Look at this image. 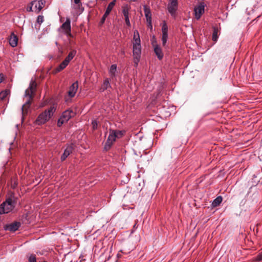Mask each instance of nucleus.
<instances>
[{
	"instance_id": "obj_1",
	"label": "nucleus",
	"mask_w": 262,
	"mask_h": 262,
	"mask_svg": "<svg viewBox=\"0 0 262 262\" xmlns=\"http://www.w3.org/2000/svg\"><path fill=\"white\" fill-rule=\"evenodd\" d=\"M36 85L35 81L32 80L30 81L29 88L25 91L24 96L25 97H27L28 99L21 107V114L23 116L27 114L30 108L31 100L34 97L36 89Z\"/></svg>"
},
{
	"instance_id": "obj_2",
	"label": "nucleus",
	"mask_w": 262,
	"mask_h": 262,
	"mask_svg": "<svg viewBox=\"0 0 262 262\" xmlns=\"http://www.w3.org/2000/svg\"><path fill=\"white\" fill-rule=\"evenodd\" d=\"M16 203L14 196H11L7 198L5 202L0 205V214L8 213L12 211L14 208Z\"/></svg>"
},
{
	"instance_id": "obj_3",
	"label": "nucleus",
	"mask_w": 262,
	"mask_h": 262,
	"mask_svg": "<svg viewBox=\"0 0 262 262\" xmlns=\"http://www.w3.org/2000/svg\"><path fill=\"white\" fill-rule=\"evenodd\" d=\"M56 111V108L54 106H51L48 110L45 111L39 114L36 120V123L38 125H41L45 124L46 122L49 120L53 114Z\"/></svg>"
},
{
	"instance_id": "obj_4",
	"label": "nucleus",
	"mask_w": 262,
	"mask_h": 262,
	"mask_svg": "<svg viewBox=\"0 0 262 262\" xmlns=\"http://www.w3.org/2000/svg\"><path fill=\"white\" fill-rule=\"evenodd\" d=\"M75 115L71 110H67L63 112L57 121V126L60 127L63 123L68 122L70 118L73 117Z\"/></svg>"
},
{
	"instance_id": "obj_5",
	"label": "nucleus",
	"mask_w": 262,
	"mask_h": 262,
	"mask_svg": "<svg viewBox=\"0 0 262 262\" xmlns=\"http://www.w3.org/2000/svg\"><path fill=\"white\" fill-rule=\"evenodd\" d=\"M178 8V0H169L167 10L172 16H174Z\"/></svg>"
},
{
	"instance_id": "obj_6",
	"label": "nucleus",
	"mask_w": 262,
	"mask_h": 262,
	"mask_svg": "<svg viewBox=\"0 0 262 262\" xmlns=\"http://www.w3.org/2000/svg\"><path fill=\"white\" fill-rule=\"evenodd\" d=\"M116 135L115 133V130L110 129L109 136L104 145V149L106 150L110 149L113 143L115 141Z\"/></svg>"
},
{
	"instance_id": "obj_7",
	"label": "nucleus",
	"mask_w": 262,
	"mask_h": 262,
	"mask_svg": "<svg viewBox=\"0 0 262 262\" xmlns=\"http://www.w3.org/2000/svg\"><path fill=\"white\" fill-rule=\"evenodd\" d=\"M133 53L134 56V62L136 67L138 64L141 54V46H133Z\"/></svg>"
},
{
	"instance_id": "obj_8",
	"label": "nucleus",
	"mask_w": 262,
	"mask_h": 262,
	"mask_svg": "<svg viewBox=\"0 0 262 262\" xmlns=\"http://www.w3.org/2000/svg\"><path fill=\"white\" fill-rule=\"evenodd\" d=\"M61 28L63 30L64 34L68 37H73L71 34V20L69 18H67L66 21L63 23Z\"/></svg>"
},
{
	"instance_id": "obj_9",
	"label": "nucleus",
	"mask_w": 262,
	"mask_h": 262,
	"mask_svg": "<svg viewBox=\"0 0 262 262\" xmlns=\"http://www.w3.org/2000/svg\"><path fill=\"white\" fill-rule=\"evenodd\" d=\"M194 14L195 18L199 19L202 15L204 13L205 5L204 3H201L198 6L194 8Z\"/></svg>"
},
{
	"instance_id": "obj_10",
	"label": "nucleus",
	"mask_w": 262,
	"mask_h": 262,
	"mask_svg": "<svg viewBox=\"0 0 262 262\" xmlns=\"http://www.w3.org/2000/svg\"><path fill=\"white\" fill-rule=\"evenodd\" d=\"M45 3L46 1L45 0L33 1L32 5H34V11L39 12L44 7Z\"/></svg>"
},
{
	"instance_id": "obj_11",
	"label": "nucleus",
	"mask_w": 262,
	"mask_h": 262,
	"mask_svg": "<svg viewBox=\"0 0 262 262\" xmlns=\"http://www.w3.org/2000/svg\"><path fill=\"white\" fill-rule=\"evenodd\" d=\"M74 145L73 144H71L67 147L61 157V160L62 161H64L66 159L72 152L74 149Z\"/></svg>"
},
{
	"instance_id": "obj_12",
	"label": "nucleus",
	"mask_w": 262,
	"mask_h": 262,
	"mask_svg": "<svg viewBox=\"0 0 262 262\" xmlns=\"http://www.w3.org/2000/svg\"><path fill=\"white\" fill-rule=\"evenodd\" d=\"M20 226V223L19 222H15L11 224L6 225L5 226V229L6 230L14 232L18 229Z\"/></svg>"
},
{
	"instance_id": "obj_13",
	"label": "nucleus",
	"mask_w": 262,
	"mask_h": 262,
	"mask_svg": "<svg viewBox=\"0 0 262 262\" xmlns=\"http://www.w3.org/2000/svg\"><path fill=\"white\" fill-rule=\"evenodd\" d=\"M152 46L154 48V52L157 55L158 58L159 60H161L163 57V54L161 48L159 47L158 45L155 44L154 41H152Z\"/></svg>"
},
{
	"instance_id": "obj_14",
	"label": "nucleus",
	"mask_w": 262,
	"mask_h": 262,
	"mask_svg": "<svg viewBox=\"0 0 262 262\" xmlns=\"http://www.w3.org/2000/svg\"><path fill=\"white\" fill-rule=\"evenodd\" d=\"M145 16L147 24H150L151 19V13L150 8L146 5L143 6Z\"/></svg>"
},
{
	"instance_id": "obj_15",
	"label": "nucleus",
	"mask_w": 262,
	"mask_h": 262,
	"mask_svg": "<svg viewBox=\"0 0 262 262\" xmlns=\"http://www.w3.org/2000/svg\"><path fill=\"white\" fill-rule=\"evenodd\" d=\"M78 87V82H75L73 83L72 85L70 87L69 91L68 92V94L69 96L73 97L75 96Z\"/></svg>"
},
{
	"instance_id": "obj_16",
	"label": "nucleus",
	"mask_w": 262,
	"mask_h": 262,
	"mask_svg": "<svg viewBox=\"0 0 262 262\" xmlns=\"http://www.w3.org/2000/svg\"><path fill=\"white\" fill-rule=\"evenodd\" d=\"M18 38L14 33H12L9 39V43L11 46L15 47L17 45Z\"/></svg>"
},
{
	"instance_id": "obj_17",
	"label": "nucleus",
	"mask_w": 262,
	"mask_h": 262,
	"mask_svg": "<svg viewBox=\"0 0 262 262\" xmlns=\"http://www.w3.org/2000/svg\"><path fill=\"white\" fill-rule=\"evenodd\" d=\"M76 51L75 50H72L68 54V55L67 56V57L65 58L64 61L65 62H67L68 64L69 63L70 61L74 58V57L76 54Z\"/></svg>"
},
{
	"instance_id": "obj_18",
	"label": "nucleus",
	"mask_w": 262,
	"mask_h": 262,
	"mask_svg": "<svg viewBox=\"0 0 262 262\" xmlns=\"http://www.w3.org/2000/svg\"><path fill=\"white\" fill-rule=\"evenodd\" d=\"M111 84L110 79L107 78H105V80L103 81V84L101 85V87L100 88L101 91H104L106 89H107L108 88H111Z\"/></svg>"
},
{
	"instance_id": "obj_19",
	"label": "nucleus",
	"mask_w": 262,
	"mask_h": 262,
	"mask_svg": "<svg viewBox=\"0 0 262 262\" xmlns=\"http://www.w3.org/2000/svg\"><path fill=\"white\" fill-rule=\"evenodd\" d=\"M68 65L67 62L63 60L56 69L54 70V73H58L63 70Z\"/></svg>"
},
{
	"instance_id": "obj_20",
	"label": "nucleus",
	"mask_w": 262,
	"mask_h": 262,
	"mask_svg": "<svg viewBox=\"0 0 262 262\" xmlns=\"http://www.w3.org/2000/svg\"><path fill=\"white\" fill-rule=\"evenodd\" d=\"M116 2V0H113L110 3H109L105 12L106 15H108L110 14V12H111L114 6L115 5Z\"/></svg>"
},
{
	"instance_id": "obj_21",
	"label": "nucleus",
	"mask_w": 262,
	"mask_h": 262,
	"mask_svg": "<svg viewBox=\"0 0 262 262\" xmlns=\"http://www.w3.org/2000/svg\"><path fill=\"white\" fill-rule=\"evenodd\" d=\"M222 197L221 196H217L216 199H215L212 202L211 206L213 207H215L218 206L222 202Z\"/></svg>"
},
{
	"instance_id": "obj_22",
	"label": "nucleus",
	"mask_w": 262,
	"mask_h": 262,
	"mask_svg": "<svg viewBox=\"0 0 262 262\" xmlns=\"http://www.w3.org/2000/svg\"><path fill=\"white\" fill-rule=\"evenodd\" d=\"M117 71V65L115 64H112L109 70V73L112 78L116 76V72Z\"/></svg>"
},
{
	"instance_id": "obj_23",
	"label": "nucleus",
	"mask_w": 262,
	"mask_h": 262,
	"mask_svg": "<svg viewBox=\"0 0 262 262\" xmlns=\"http://www.w3.org/2000/svg\"><path fill=\"white\" fill-rule=\"evenodd\" d=\"M129 7L127 5L122 7V13L124 18L129 17Z\"/></svg>"
},
{
	"instance_id": "obj_24",
	"label": "nucleus",
	"mask_w": 262,
	"mask_h": 262,
	"mask_svg": "<svg viewBox=\"0 0 262 262\" xmlns=\"http://www.w3.org/2000/svg\"><path fill=\"white\" fill-rule=\"evenodd\" d=\"M217 33H218L217 29L216 28H214L213 32L212 33V40L214 41V42H216L217 40V39H218Z\"/></svg>"
},
{
	"instance_id": "obj_25",
	"label": "nucleus",
	"mask_w": 262,
	"mask_h": 262,
	"mask_svg": "<svg viewBox=\"0 0 262 262\" xmlns=\"http://www.w3.org/2000/svg\"><path fill=\"white\" fill-rule=\"evenodd\" d=\"M10 92L9 90H5L0 93V99L4 100L9 95Z\"/></svg>"
},
{
	"instance_id": "obj_26",
	"label": "nucleus",
	"mask_w": 262,
	"mask_h": 262,
	"mask_svg": "<svg viewBox=\"0 0 262 262\" xmlns=\"http://www.w3.org/2000/svg\"><path fill=\"white\" fill-rule=\"evenodd\" d=\"M29 262H37L36 255L34 254H30L28 255Z\"/></svg>"
},
{
	"instance_id": "obj_27",
	"label": "nucleus",
	"mask_w": 262,
	"mask_h": 262,
	"mask_svg": "<svg viewBox=\"0 0 262 262\" xmlns=\"http://www.w3.org/2000/svg\"><path fill=\"white\" fill-rule=\"evenodd\" d=\"M167 39H168V34L162 33V45L163 46H164L166 45Z\"/></svg>"
},
{
	"instance_id": "obj_28",
	"label": "nucleus",
	"mask_w": 262,
	"mask_h": 262,
	"mask_svg": "<svg viewBox=\"0 0 262 262\" xmlns=\"http://www.w3.org/2000/svg\"><path fill=\"white\" fill-rule=\"evenodd\" d=\"M115 133L116 135V138H119L123 136L124 134V132L122 130H115Z\"/></svg>"
},
{
	"instance_id": "obj_29",
	"label": "nucleus",
	"mask_w": 262,
	"mask_h": 262,
	"mask_svg": "<svg viewBox=\"0 0 262 262\" xmlns=\"http://www.w3.org/2000/svg\"><path fill=\"white\" fill-rule=\"evenodd\" d=\"M162 33L168 34V27L165 23H164L162 27Z\"/></svg>"
},
{
	"instance_id": "obj_30",
	"label": "nucleus",
	"mask_w": 262,
	"mask_h": 262,
	"mask_svg": "<svg viewBox=\"0 0 262 262\" xmlns=\"http://www.w3.org/2000/svg\"><path fill=\"white\" fill-rule=\"evenodd\" d=\"M134 39H140L139 32L136 30L134 31L133 40Z\"/></svg>"
},
{
	"instance_id": "obj_31",
	"label": "nucleus",
	"mask_w": 262,
	"mask_h": 262,
	"mask_svg": "<svg viewBox=\"0 0 262 262\" xmlns=\"http://www.w3.org/2000/svg\"><path fill=\"white\" fill-rule=\"evenodd\" d=\"M44 21V18L42 15H39L37 18V23L39 24H41Z\"/></svg>"
},
{
	"instance_id": "obj_32",
	"label": "nucleus",
	"mask_w": 262,
	"mask_h": 262,
	"mask_svg": "<svg viewBox=\"0 0 262 262\" xmlns=\"http://www.w3.org/2000/svg\"><path fill=\"white\" fill-rule=\"evenodd\" d=\"M133 46H141L140 39L133 40Z\"/></svg>"
},
{
	"instance_id": "obj_33",
	"label": "nucleus",
	"mask_w": 262,
	"mask_h": 262,
	"mask_svg": "<svg viewBox=\"0 0 262 262\" xmlns=\"http://www.w3.org/2000/svg\"><path fill=\"white\" fill-rule=\"evenodd\" d=\"M255 260L257 261L262 260V251L256 256Z\"/></svg>"
},
{
	"instance_id": "obj_34",
	"label": "nucleus",
	"mask_w": 262,
	"mask_h": 262,
	"mask_svg": "<svg viewBox=\"0 0 262 262\" xmlns=\"http://www.w3.org/2000/svg\"><path fill=\"white\" fill-rule=\"evenodd\" d=\"M108 16V15H106L105 13H104V15H103L100 21V25H102L103 24H104L106 18Z\"/></svg>"
},
{
	"instance_id": "obj_35",
	"label": "nucleus",
	"mask_w": 262,
	"mask_h": 262,
	"mask_svg": "<svg viewBox=\"0 0 262 262\" xmlns=\"http://www.w3.org/2000/svg\"><path fill=\"white\" fill-rule=\"evenodd\" d=\"M93 129H96L97 128V121L96 120H93L92 122Z\"/></svg>"
},
{
	"instance_id": "obj_36",
	"label": "nucleus",
	"mask_w": 262,
	"mask_h": 262,
	"mask_svg": "<svg viewBox=\"0 0 262 262\" xmlns=\"http://www.w3.org/2000/svg\"><path fill=\"white\" fill-rule=\"evenodd\" d=\"M71 3H74L78 6L81 5V0H71Z\"/></svg>"
},
{
	"instance_id": "obj_37",
	"label": "nucleus",
	"mask_w": 262,
	"mask_h": 262,
	"mask_svg": "<svg viewBox=\"0 0 262 262\" xmlns=\"http://www.w3.org/2000/svg\"><path fill=\"white\" fill-rule=\"evenodd\" d=\"M34 6V5H32V2L31 3L30 5L27 8V11H29V12H31V11H34V9L33 10V7Z\"/></svg>"
},
{
	"instance_id": "obj_38",
	"label": "nucleus",
	"mask_w": 262,
	"mask_h": 262,
	"mask_svg": "<svg viewBox=\"0 0 262 262\" xmlns=\"http://www.w3.org/2000/svg\"><path fill=\"white\" fill-rule=\"evenodd\" d=\"M125 18V21L126 25L128 27H130L131 26V24H130V23L129 21V17H126V18Z\"/></svg>"
},
{
	"instance_id": "obj_39",
	"label": "nucleus",
	"mask_w": 262,
	"mask_h": 262,
	"mask_svg": "<svg viewBox=\"0 0 262 262\" xmlns=\"http://www.w3.org/2000/svg\"><path fill=\"white\" fill-rule=\"evenodd\" d=\"M152 41L154 42L155 44H157V42H156V38H155L154 36L152 37V39L151 40V43L152 42Z\"/></svg>"
},
{
	"instance_id": "obj_40",
	"label": "nucleus",
	"mask_w": 262,
	"mask_h": 262,
	"mask_svg": "<svg viewBox=\"0 0 262 262\" xmlns=\"http://www.w3.org/2000/svg\"><path fill=\"white\" fill-rule=\"evenodd\" d=\"M3 81V76L2 74H0V83Z\"/></svg>"
},
{
	"instance_id": "obj_41",
	"label": "nucleus",
	"mask_w": 262,
	"mask_h": 262,
	"mask_svg": "<svg viewBox=\"0 0 262 262\" xmlns=\"http://www.w3.org/2000/svg\"><path fill=\"white\" fill-rule=\"evenodd\" d=\"M148 26L151 29L152 28V24L151 23L150 24H147Z\"/></svg>"
},
{
	"instance_id": "obj_42",
	"label": "nucleus",
	"mask_w": 262,
	"mask_h": 262,
	"mask_svg": "<svg viewBox=\"0 0 262 262\" xmlns=\"http://www.w3.org/2000/svg\"><path fill=\"white\" fill-rule=\"evenodd\" d=\"M137 1V0H130V1H132V2H136Z\"/></svg>"
},
{
	"instance_id": "obj_43",
	"label": "nucleus",
	"mask_w": 262,
	"mask_h": 262,
	"mask_svg": "<svg viewBox=\"0 0 262 262\" xmlns=\"http://www.w3.org/2000/svg\"><path fill=\"white\" fill-rule=\"evenodd\" d=\"M43 262H47V261H43Z\"/></svg>"
}]
</instances>
